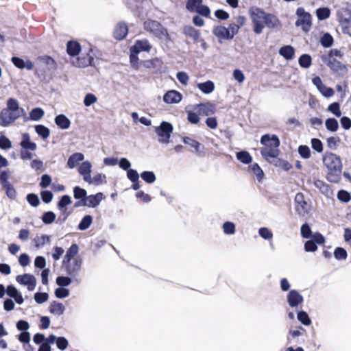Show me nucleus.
<instances>
[{
  "instance_id": "nucleus-5",
  "label": "nucleus",
  "mask_w": 351,
  "mask_h": 351,
  "mask_svg": "<svg viewBox=\"0 0 351 351\" xmlns=\"http://www.w3.org/2000/svg\"><path fill=\"white\" fill-rule=\"evenodd\" d=\"M144 29L159 39H169L167 30L158 21L150 19L145 21L144 22Z\"/></svg>"
},
{
  "instance_id": "nucleus-25",
  "label": "nucleus",
  "mask_w": 351,
  "mask_h": 351,
  "mask_svg": "<svg viewBox=\"0 0 351 351\" xmlns=\"http://www.w3.org/2000/svg\"><path fill=\"white\" fill-rule=\"evenodd\" d=\"M84 158L83 154L77 152L69 156L67 161V166L70 169H73L76 165Z\"/></svg>"
},
{
  "instance_id": "nucleus-12",
  "label": "nucleus",
  "mask_w": 351,
  "mask_h": 351,
  "mask_svg": "<svg viewBox=\"0 0 351 351\" xmlns=\"http://www.w3.org/2000/svg\"><path fill=\"white\" fill-rule=\"evenodd\" d=\"M16 280L19 284L27 286L29 291H34L36 286V279L32 274H25L23 275H19L16 276Z\"/></svg>"
},
{
  "instance_id": "nucleus-29",
  "label": "nucleus",
  "mask_w": 351,
  "mask_h": 351,
  "mask_svg": "<svg viewBox=\"0 0 351 351\" xmlns=\"http://www.w3.org/2000/svg\"><path fill=\"white\" fill-rule=\"evenodd\" d=\"M279 53L286 60H291L294 57L295 50L292 46L285 45L280 49Z\"/></svg>"
},
{
  "instance_id": "nucleus-61",
  "label": "nucleus",
  "mask_w": 351,
  "mask_h": 351,
  "mask_svg": "<svg viewBox=\"0 0 351 351\" xmlns=\"http://www.w3.org/2000/svg\"><path fill=\"white\" fill-rule=\"evenodd\" d=\"M298 152L302 158L307 159L311 157L310 148L306 145H300L298 147Z\"/></svg>"
},
{
  "instance_id": "nucleus-52",
  "label": "nucleus",
  "mask_w": 351,
  "mask_h": 351,
  "mask_svg": "<svg viewBox=\"0 0 351 351\" xmlns=\"http://www.w3.org/2000/svg\"><path fill=\"white\" fill-rule=\"evenodd\" d=\"M328 110L332 113L337 117H340L341 111L340 110V104L338 102H333L328 107Z\"/></svg>"
},
{
  "instance_id": "nucleus-38",
  "label": "nucleus",
  "mask_w": 351,
  "mask_h": 351,
  "mask_svg": "<svg viewBox=\"0 0 351 351\" xmlns=\"http://www.w3.org/2000/svg\"><path fill=\"white\" fill-rule=\"evenodd\" d=\"M71 203V199L70 196L67 195H63L60 200L58 203V208L60 210V212H66V206L69 205Z\"/></svg>"
},
{
  "instance_id": "nucleus-19",
  "label": "nucleus",
  "mask_w": 351,
  "mask_h": 351,
  "mask_svg": "<svg viewBox=\"0 0 351 351\" xmlns=\"http://www.w3.org/2000/svg\"><path fill=\"white\" fill-rule=\"evenodd\" d=\"M11 60L14 65L19 69H22L25 68L27 70L31 71L34 68V64L29 60L25 61L22 58L14 56L12 58Z\"/></svg>"
},
{
  "instance_id": "nucleus-10",
  "label": "nucleus",
  "mask_w": 351,
  "mask_h": 351,
  "mask_svg": "<svg viewBox=\"0 0 351 351\" xmlns=\"http://www.w3.org/2000/svg\"><path fill=\"white\" fill-rule=\"evenodd\" d=\"M322 60L330 67L335 75L341 76L346 73L347 69L346 66L335 58H328L327 60L326 57H322Z\"/></svg>"
},
{
  "instance_id": "nucleus-41",
  "label": "nucleus",
  "mask_w": 351,
  "mask_h": 351,
  "mask_svg": "<svg viewBox=\"0 0 351 351\" xmlns=\"http://www.w3.org/2000/svg\"><path fill=\"white\" fill-rule=\"evenodd\" d=\"M5 191L6 196L10 199H15L16 197V191L12 183L8 184L2 186Z\"/></svg>"
},
{
  "instance_id": "nucleus-9",
  "label": "nucleus",
  "mask_w": 351,
  "mask_h": 351,
  "mask_svg": "<svg viewBox=\"0 0 351 351\" xmlns=\"http://www.w3.org/2000/svg\"><path fill=\"white\" fill-rule=\"evenodd\" d=\"M338 16L343 32L351 36V10L348 8H342L338 11Z\"/></svg>"
},
{
  "instance_id": "nucleus-59",
  "label": "nucleus",
  "mask_w": 351,
  "mask_h": 351,
  "mask_svg": "<svg viewBox=\"0 0 351 351\" xmlns=\"http://www.w3.org/2000/svg\"><path fill=\"white\" fill-rule=\"evenodd\" d=\"M49 299V295L45 292H37L34 294V300L38 304H43L47 301Z\"/></svg>"
},
{
  "instance_id": "nucleus-22",
  "label": "nucleus",
  "mask_w": 351,
  "mask_h": 351,
  "mask_svg": "<svg viewBox=\"0 0 351 351\" xmlns=\"http://www.w3.org/2000/svg\"><path fill=\"white\" fill-rule=\"evenodd\" d=\"M49 311L51 314L59 317L64 313L65 306L59 302L53 301L49 306Z\"/></svg>"
},
{
  "instance_id": "nucleus-27",
  "label": "nucleus",
  "mask_w": 351,
  "mask_h": 351,
  "mask_svg": "<svg viewBox=\"0 0 351 351\" xmlns=\"http://www.w3.org/2000/svg\"><path fill=\"white\" fill-rule=\"evenodd\" d=\"M280 24V21L275 15L266 13L264 25L268 28L276 27Z\"/></svg>"
},
{
  "instance_id": "nucleus-53",
  "label": "nucleus",
  "mask_w": 351,
  "mask_h": 351,
  "mask_svg": "<svg viewBox=\"0 0 351 351\" xmlns=\"http://www.w3.org/2000/svg\"><path fill=\"white\" fill-rule=\"evenodd\" d=\"M73 196L77 199H85L87 197L86 191L80 186H75L73 189Z\"/></svg>"
},
{
  "instance_id": "nucleus-62",
  "label": "nucleus",
  "mask_w": 351,
  "mask_h": 351,
  "mask_svg": "<svg viewBox=\"0 0 351 351\" xmlns=\"http://www.w3.org/2000/svg\"><path fill=\"white\" fill-rule=\"evenodd\" d=\"M311 147L312 148L317 152L318 153H321L323 151V144L322 142L318 139L313 138L311 139Z\"/></svg>"
},
{
  "instance_id": "nucleus-24",
  "label": "nucleus",
  "mask_w": 351,
  "mask_h": 351,
  "mask_svg": "<svg viewBox=\"0 0 351 351\" xmlns=\"http://www.w3.org/2000/svg\"><path fill=\"white\" fill-rule=\"evenodd\" d=\"M183 33L187 37L192 38L194 42H197L200 37V32L199 30L195 29L191 25H186L183 28Z\"/></svg>"
},
{
  "instance_id": "nucleus-28",
  "label": "nucleus",
  "mask_w": 351,
  "mask_h": 351,
  "mask_svg": "<svg viewBox=\"0 0 351 351\" xmlns=\"http://www.w3.org/2000/svg\"><path fill=\"white\" fill-rule=\"evenodd\" d=\"M56 124L62 130H66L70 127L71 121L64 114L57 115L55 118Z\"/></svg>"
},
{
  "instance_id": "nucleus-37",
  "label": "nucleus",
  "mask_w": 351,
  "mask_h": 351,
  "mask_svg": "<svg viewBox=\"0 0 351 351\" xmlns=\"http://www.w3.org/2000/svg\"><path fill=\"white\" fill-rule=\"evenodd\" d=\"M45 112L40 108H33L29 112V119L38 121L44 116Z\"/></svg>"
},
{
  "instance_id": "nucleus-3",
  "label": "nucleus",
  "mask_w": 351,
  "mask_h": 351,
  "mask_svg": "<svg viewBox=\"0 0 351 351\" xmlns=\"http://www.w3.org/2000/svg\"><path fill=\"white\" fill-rule=\"evenodd\" d=\"M83 265V260L80 258H77L70 261H62V267L66 275L73 278V282L80 283L81 279L80 274L82 271Z\"/></svg>"
},
{
  "instance_id": "nucleus-43",
  "label": "nucleus",
  "mask_w": 351,
  "mask_h": 351,
  "mask_svg": "<svg viewBox=\"0 0 351 351\" xmlns=\"http://www.w3.org/2000/svg\"><path fill=\"white\" fill-rule=\"evenodd\" d=\"M223 232L225 234L232 235L236 232V226L233 222L226 221L222 226Z\"/></svg>"
},
{
  "instance_id": "nucleus-60",
  "label": "nucleus",
  "mask_w": 351,
  "mask_h": 351,
  "mask_svg": "<svg viewBox=\"0 0 351 351\" xmlns=\"http://www.w3.org/2000/svg\"><path fill=\"white\" fill-rule=\"evenodd\" d=\"M27 201L31 206L34 207L38 206L40 204L38 196L34 193L28 194L27 195Z\"/></svg>"
},
{
  "instance_id": "nucleus-8",
  "label": "nucleus",
  "mask_w": 351,
  "mask_h": 351,
  "mask_svg": "<svg viewBox=\"0 0 351 351\" xmlns=\"http://www.w3.org/2000/svg\"><path fill=\"white\" fill-rule=\"evenodd\" d=\"M155 132L158 136V141L167 144L169 143L171 134L173 132V126L168 122L162 121L160 126L155 128Z\"/></svg>"
},
{
  "instance_id": "nucleus-48",
  "label": "nucleus",
  "mask_w": 351,
  "mask_h": 351,
  "mask_svg": "<svg viewBox=\"0 0 351 351\" xmlns=\"http://www.w3.org/2000/svg\"><path fill=\"white\" fill-rule=\"evenodd\" d=\"M141 178L147 183L152 184L156 180V176L153 171H145L141 174Z\"/></svg>"
},
{
  "instance_id": "nucleus-15",
  "label": "nucleus",
  "mask_w": 351,
  "mask_h": 351,
  "mask_svg": "<svg viewBox=\"0 0 351 351\" xmlns=\"http://www.w3.org/2000/svg\"><path fill=\"white\" fill-rule=\"evenodd\" d=\"M182 95L174 90L166 93L163 97V100L167 104H178L182 100Z\"/></svg>"
},
{
  "instance_id": "nucleus-39",
  "label": "nucleus",
  "mask_w": 351,
  "mask_h": 351,
  "mask_svg": "<svg viewBox=\"0 0 351 351\" xmlns=\"http://www.w3.org/2000/svg\"><path fill=\"white\" fill-rule=\"evenodd\" d=\"M237 158L243 164H250L252 158L250 154L246 151H241L237 153Z\"/></svg>"
},
{
  "instance_id": "nucleus-14",
  "label": "nucleus",
  "mask_w": 351,
  "mask_h": 351,
  "mask_svg": "<svg viewBox=\"0 0 351 351\" xmlns=\"http://www.w3.org/2000/svg\"><path fill=\"white\" fill-rule=\"evenodd\" d=\"M131 49L133 51L138 53L141 51L149 52L152 49V45L147 39L138 40L135 42L134 45Z\"/></svg>"
},
{
  "instance_id": "nucleus-33",
  "label": "nucleus",
  "mask_w": 351,
  "mask_h": 351,
  "mask_svg": "<svg viewBox=\"0 0 351 351\" xmlns=\"http://www.w3.org/2000/svg\"><path fill=\"white\" fill-rule=\"evenodd\" d=\"M93 61V56L87 53L85 56L78 58L74 64L78 67H86L90 65Z\"/></svg>"
},
{
  "instance_id": "nucleus-64",
  "label": "nucleus",
  "mask_w": 351,
  "mask_h": 351,
  "mask_svg": "<svg viewBox=\"0 0 351 351\" xmlns=\"http://www.w3.org/2000/svg\"><path fill=\"white\" fill-rule=\"evenodd\" d=\"M301 235L303 238H310L312 235L311 229L308 223H304L300 229Z\"/></svg>"
},
{
  "instance_id": "nucleus-34",
  "label": "nucleus",
  "mask_w": 351,
  "mask_h": 351,
  "mask_svg": "<svg viewBox=\"0 0 351 351\" xmlns=\"http://www.w3.org/2000/svg\"><path fill=\"white\" fill-rule=\"evenodd\" d=\"M50 241V236L46 234H43L41 236L37 235L34 239V242L36 248H40L43 247L46 243H49Z\"/></svg>"
},
{
  "instance_id": "nucleus-31",
  "label": "nucleus",
  "mask_w": 351,
  "mask_h": 351,
  "mask_svg": "<svg viewBox=\"0 0 351 351\" xmlns=\"http://www.w3.org/2000/svg\"><path fill=\"white\" fill-rule=\"evenodd\" d=\"M197 86L204 94H210L215 89V84L210 80H208L202 83H198Z\"/></svg>"
},
{
  "instance_id": "nucleus-45",
  "label": "nucleus",
  "mask_w": 351,
  "mask_h": 351,
  "mask_svg": "<svg viewBox=\"0 0 351 351\" xmlns=\"http://www.w3.org/2000/svg\"><path fill=\"white\" fill-rule=\"evenodd\" d=\"M106 182V176L104 174L98 173L93 178L90 177V180L86 181L89 184L100 185Z\"/></svg>"
},
{
  "instance_id": "nucleus-1",
  "label": "nucleus",
  "mask_w": 351,
  "mask_h": 351,
  "mask_svg": "<svg viewBox=\"0 0 351 351\" xmlns=\"http://www.w3.org/2000/svg\"><path fill=\"white\" fill-rule=\"evenodd\" d=\"M261 143L264 145L261 150L262 156L270 163L274 162L280 153L278 147L280 142L278 136L265 134L261 138Z\"/></svg>"
},
{
  "instance_id": "nucleus-42",
  "label": "nucleus",
  "mask_w": 351,
  "mask_h": 351,
  "mask_svg": "<svg viewBox=\"0 0 351 351\" xmlns=\"http://www.w3.org/2000/svg\"><path fill=\"white\" fill-rule=\"evenodd\" d=\"M325 125L328 131L332 132L337 131L339 128L338 121L335 118L327 119L325 121Z\"/></svg>"
},
{
  "instance_id": "nucleus-13",
  "label": "nucleus",
  "mask_w": 351,
  "mask_h": 351,
  "mask_svg": "<svg viewBox=\"0 0 351 351\" xmlns=\"http://www.w3.org/2000/svg\"><path fill=\"white\" fill-rule=\"evenodd\" d=\"M287 300L288 304L291 308H296L304 301L303 296L299 293L298 291L292 289L289 291L287 294Z\"/></svg>"
},
{
  "instance_id": "nucleus-30",
  "label": "nucleus",
  "mask_w": 351,
  "mask_h": 351,
  "mask_svg": "<svg viewBox=\"0 0 351 351\" xmlns=\"http://www.w3.org/2000/svg\"><path fill=\"white\" fill-rule=\"evenodd\" d=\"M79 247L77 244H72L67 250L64 256L63 261H70L75 259V256L77 254Z\"/></svg>"
},
{
  "instance_id": "nucleus-57",
  "label": "nucleus",
  "mask_w": 351,
  "mask_h": 351,
  "mask_svg": "<svg viewBox=\"0 0 351 351\" xmlns=\"http://www.w3.org/2000/svg\"><path fill=\"white\" fill-rule=\"evenodd\" d=\"M54 294L56 298L62 299L68 297L70 294V291L65 287H58L55 290Z\"/></svg>"
},
{
  "instance_id": "nucleus-35",
  "label": "nucleus",
  "mask_w": 351,
  "mask_h": 351,
  "mask_svg": "<svg viewBox=\"0 0 351 351\" xmlns=\"http://www.w3.org/2000/svg\"><path fill=\"white\" fill-rule=\"evenodd\" d=\"M34 128L38 135L44 140L47 139L50 135L49 129L43 125H36Z\"/></svg>"
},
{
  "instance_id": "nucleus-50",
  "label": "nucleus",
  "mask_w": 351,
  "mask_h": 351,
  "mask_svg": "<svg viewBox=\"0 0 351 351\" xmlns=\"http://www.w3.org/2000/svg\"><path fill=\"white\" fill-rule=\"evenodd\" d=\"M334 256L337 260L344 261L347 258L348 254L344 248L338 247L334 251Z\"/></svg>"
},
{
  "instance_id": "nucleus-47",
  "label": "nucleus",
  "mask_w": 351,
  "mask_h": 351,
  "mask_svg": "<svg viewBox=\"0 0 351 351\" xmlns=\"http://www.w3.org/2000/svg\"><path fill=\"white\" fill-rule=\"evenodd\" d=\"M39 60L41 63L47 66L48 70L55 69L56 63L53 58L49 56H43L39 58Z\"/></svg>"
},
{
  "instance_id": "nucleus-51",
  "label": "nucleus",
  "mask_w": 351,
  "mask_h": 351,
  "mask_svg": "<svg viewBox=\"0 0 351 351\" xmlns=\"http://www.w3.org/2000/svg\"><path fill=\"white\" fill-rule=\"evenodd\" d=\"M250 168L253 173L256 175L258 180L261 182L264 177V173L259 165L257 163H254L252 165Z\"/></svg>"
},
{
  "instance_id": "nucleus-21",
  "label": "nucleus",
  "mask_w": 351,
  "mask_h": 351,
  "mask_svg": "<svg viewBox=\"0 0 351 351\" xmlns=\"http://www.w3.org/2000/svg\"><path fill=\"white\" fill-rule=\"evenodd\" d=\"M103 199V193H98L95 195H90L89 196H87L85 198L86 201V206L88 207H96L98 206L101 199Z\"/></svg>"
},
{
  "instance_id": "nucleus-56",
  "label": "nucleus",
  "mask_w": 351,
  "mask_h": 351,
  "mask_svg": "<svg viewBox=\"0 0 351 351\" xmlns=\"http://www.w3.org/2000/svg\"><path fill=\"white\" fill-rule=\"evenodd\" d=\"M260 237L265 240H270L273 238L272 232L266 227L260 228L258 230Z\"/></svg>"
},
{
  "instance_id": "nucleus-7",
  "label": "nucleus",
  "mask_w": 351,
  "mask_h": 351,
  "mask_svg": "<svg viewBox=\"0 0 351 351\" xmlns=\"http://www.w3.org/2000/svg\"><path fill=\"white\" fill-rule=\"evenodd\" d=\"M296 14L298 19L295 22L297 27H301L302 29L308 32L311 27V16L308 12H306L303 8H298L296 10Z\"/></svg>"
},
{
  "instance_id": "nucleus-6",
  "label": "nucleus",
  "mask_w": 351,
  "mask_h": 351,
  "mask_svg": "<svg viewBox=\"0 0 351 351\" xmlns=\"http://www.w3.org/2000/svg\"><path fill=\"white\" fill-rule=\"evenodd\" d=\"M294 202L295 210L300 217H304L309 213L311 205L305 200L302 193H298L295 195Z\"/></svg>"
},
{
  "instance_id": "nucleus-2",
  "label": "nucleus",
  "mask_w": 351,
  "mask_h": 351,
  "mask_svg": "<svg viewBox=\"0 0 351 351\" xmlns=\"http://www.w3.org/2000/svg\"><path fill=\"white\" fill-rule=\"evenodd\" d=\"M323 163L328 171L327 180L330 182H338L341 179L342 170L340 157L333 153L326 152L323 156Z\"/></svg>"
},
{
  "instance_id": "nucleus-36",
  "label": "nucleus",
  "mask_w": 351,
  "mask_h": 351,
  "mask_svg": "<svg viewBox=\"0 0 351 351\" xmlns=\"http://www.w3.org/2000/svg\"><path fill=\"white\" fill-rule=\"evenodd\" d=\"M73 282V278L72 277L69 276H58L56 279V284L61 287H65L69 286L72 282Z\"/></svg>"
},
{
  "instance_id": "nucleus-18",
  "label": "nucleus",
  "mask_w": 351,
  "mask_h": 351,
  "mask_svg": "<svg viewBox=\"0 0 351 351\" xmlns=\"http://www.w3.org/2000/svg\"><path fill=\"white\" fill-rule=\"evenodd\" d=\"M213 33L219 40L232 39V36H230V33L228 31L227 27L221 25L215 26L213 29Z\"/></svg>"
},
{
  "instance_id": "nucleus-26",
  "label": "nucleus",
  "mask_w": 351,
  "mask_h": 351,
  "mask_svg": "<svg viewBox=\"0 0 351 351\" xmlns=\"http://www.w3.org/2000/svg\"><path fill=\"white\" fill-rule=\"evenodd\" d=\"M314 186L319 190V191L327 197H330L332 192L329 186L322 180H317L314 182Z\"/></svg>"
},
{
  "instance_id": "nucleus-11",
  "label": "nucleus",
  "mask_w": 351,
  "mask_h": 351,
  "mask_svg": "<svg viewBox=\"0 0 351 351\" xmlns=\"http://www.w3.org/2000/svg\"><path fill=\"white\" fill-rule=\"evenodd\" d=\"M22 115L23 114L3 108L0 112V125L3 127H7Z\"/></svg>"
},
{
  "instance_id": "nucleus-44",
  "label": "nucleus",
  "mask_w": 351,
  "mask_h": 351,
  "mask_svg": "<svg viewBox=\"0 0 351 351\" xmlns=\"http://www.w3.org/2000/svg\"><path fill=\"white\" fill-rule=\"evenodd\" d=\"M93 222V217L90 215L84 216L78 225V229L85 230L88 229Z\"/></svg>"
},
{
  "instance_id": "nucleus-20",
  "label": "nucleus",
  "mask_w": 351,
  "mask_h": 351,
  "mask_svg": "<svg viewBox=\"0 0 351 351\" xmlns=\"http://www.w3.org/2000/svg\"><path fill=\"white\" fill-rule=\"evenodd\" d=\"M20 145L23 149L27 151H35L37 148L36 144L30 141V136L28 133H24L23 134Z\"/></svg>"
},
{
  "instance_id": "nucleus-54",
  "label": "nucleus",
  "mask_w": 351,
  "mask_h": 351,
  "mask_svg": "<svg viewBox=\"0 0 351 351\" xmlns=\"http://www.w3.org/2000/svg\"><path fill=\"white\" fill-rule=\"evenodd\" d=\"M320 43L324 47H330L333 43V38L328 34H324L321 38Z\"/></svg>"
},
{
  "instance_id": "nucleus-58",
  "label": "nucleus",
  "mask_w": 351,
  "mask_h": 351,
  "mask_svg": "<svg viewBox=\"0 0 351 351\" xmlns=\"http://www.w3.org/2000/svg\"><path fill=\"white\" fill-rule=\"evenodd\" d=\"M97 98L93 93H88L85 95L84 99V104L86 107L90 106L92 104L97 102Z\"/></svg>"
},
{
  "instance_id": "nucleus-4",
  "label": "nucleus",
  "mask_w": 351,
  "mask_h": 351,
  "mask_svg": "<svg viewBox=\"0 0 351 351\" xmlns=\"http://www.w3.org/2000/svg\"><path fill=\"white\" fill-rule=\"evenodd\" d=\"M249 14L254 25V32L256 34H261L265 27L266 12L258 7L253 6L249 10Z\"/></svg>"
},
{
  "instance_id": "nucleus-16",
  "label": "nucleus",
  "mask_w": 351,
  "mask_h": 351,
  "mask_svg": "<svg viewBox=\"0 0 351 351\" xmlns=\"http://www.w3.org/2000/svg\"><path fill=\"white\" fill-rule=\"evenodd\" d=\"M128 32V25L123 22H120L116 25L114 28L113 33L114 37L117 40H122L126 36Z\"/></svg>"
},
{
  "instance_id": "nucleus-63",
  "label": "nucleus",
  "mask_w": 351,
  "mask_h": 351,
  "mask_svg": "<svg viewBox=\"0 0 351 351\" xmlns=\"http://www.w3.org/2000/svg\"><path fill=\"white\" fill-rule=\"evenodd\" d=\"M202 0H188L186 8L190 12H194L195 10L201 5Z\"/></svg>"
},
{
  "instance_id": "nucleus-55",
  "label": "nucleus",
  "mask_w": 351,
  "mask_h": 351,
  "mask_svg": "<svg viewBox=\"0 0 351 351\" xmlns=\"http://www.w3.org/2000/svg\"><path fill=\"white\" fill-rule=\"evenodd\" d=\"M298 319L305 326H309L311 324V321L308 314L303 311L298 313Z\"/></svg>"
},
{
  "instance_id": "nucleus-23",
  "label": "nucleus",
  "mask_w": 351,
  "mask_h": 351,
  "mask_svg": "<svg viewBox=\"0 0 351 351\" xmlns=\"http://www.w3.org/2000/svg\"><path fill=\"white\" fill-rule=\"evenodd\" d=\"M5 109H8L10 111L15 112L16 113L24 115L25 114V111L23 108L19 107V104L18 101L14 98H9L7 101V107Z\"/></svg>"
},
{
  "instance_id": "nucleus-32",
  "label": "nucleus",
  "mask_w": 351,
  "mask_h": 351,
  "mask_svg": "<svg viewBox=\"0 0 351 351\" xmlns=\"http://www.w3.org/2000/svg\"><path fill=\"white\" fill-rule=\"evenodd\" d=\"M81 50V47L77 41H69L67 43V53L71 56H75L77 55Z\"/></svg>"
},
{
  "instance_id": "nucleus-46",
  "label": "nucleus",
  "mask_w": 351,
  "mask_h": 351,
  "mask_svg": "<svg viewBox=\"0 0 351 351\" xmlns=\"http://www.w3.org/2000/svg\"><path fill=\"white\" fill-rule=\"evenodd\" d=\"M317 17L323 21L330 17V10L328 8H319L316 10Z\"/></svg>"
},
{
  "instance_id": "nucleus-49",
  "label": "nucleus",
  "mask_w": 351,
  "mask_h": 351,
  "mask_svg": "<svg viewBox=\"0 0 351 351\" xmlns=\"http://www.w3.org/2000/svg\"><path fill=\"white\" fill-rule=\"evenodd\" d=\"M56 215L52 211H47L43 213L42 216V221L45 224H51L56 219Z\"/></svg>"
},
{
  "instance_id": "nucleus-17",
  "label": "nucleus",
  "mask_w": 351,
  "mask_h": 351,
  "mask_svg": "<svg viewBox=\"0 0 351 351\" xmlns=\"http://www.w3.org/2000/svg\"><path fill=\"white\" fill-rule=\"evenodd\" d=\"M92 164L89 161L83 162L78 168L79 173L82 176L83 180L86 182L90 180Z\"/></svg>"
},
{
  "instance_id": "nucleus-40",
  "label": "nucleus",
  "mask_w": 351,
  "mask_h": 351,
  "mask_svg": "<svg viewBox=\"0 0 351 351\" xmlns=\"http://www.w3.org/2000/svg\"><path fill=\"white\" fill-rule=\"evenodd\" d=\"M312 58L308 54H302L298 60L300 66L304 69H308L311 66Z\"/></svg>"
}]
</instances>
